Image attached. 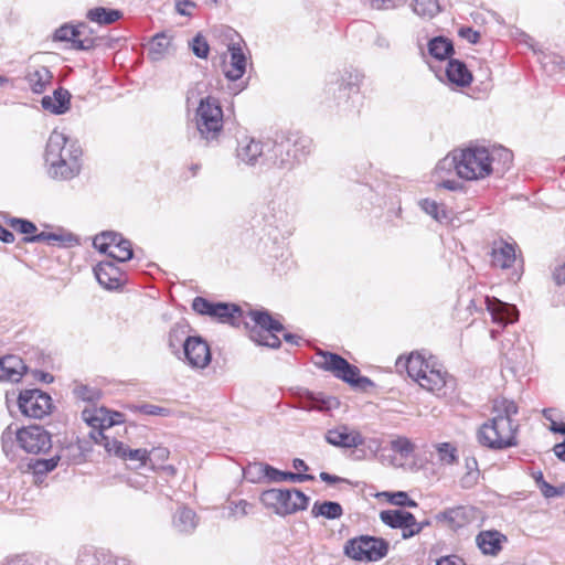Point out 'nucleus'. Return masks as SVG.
<instances>
[{"instance_id": "f257e3e1", "label": "nucleus", "mask_w": 565, "mask_h": 565, "mask_svg": "<svg viewBox=\"0 0 565 565\" xmlns=\"http://www.w3.org/2000/svg\"><path fill=\"white\" fill-rule=\"evenodd\" d=\"M458 177L466 181H479L494 171L502 172L512 162L513 154L507 148L489 149L482 146H469L457 149Z\"/></svg>"}, {"instance_id": "f03ea898", "label": "nucleus", "mask_w": 565, "mask_h": 565, "mask_svg": "<svg viewBox=\"0 0 565 565\" xmlns=\"http://www.w3.org/2000/svg\"><path fill=\"white\" fill-rule=\"evenodd\" d=\"M518 406L513 401L499 397L493 401L492 418L481 425L478 430V440L491 449H505L518 445L516 431L519 425L512 417L518 414Z\"/></svg>"}, {"instance_id": "7ed1b4c3", "label": "nucleus", "mask_w": 565, "mask_h": 565, "mask_svg": "<svg viewBox=\"0 0 565 565\" xmlns=\"http://www.w3.org/2000/svg\"><path fill=\"white\" fill-rule=\"evenodd\" d=\"M396 366L405 367L414 382L437 397H446L455 392L456 380L431 355L425 358L419 352H413L405 361L399 358Z\"/></svg>"}, {"instance_id": "20e7f679", "label": "nucleus", "mask_w": 565, "mask_h": 565, "mask_svg": "<svg viewBox=\"0 0 565 565\" xmlns=\"http://www.w3.org/2000/svg\"><path fill=\"white\" fill-rule=\"evenodd\" d=\"M81 148L68 143L66 135L53 130L46 143L45 161L49 174L58 180H71L81 171Z\"/></svg>"}, {"instance_id": "39448f33", "label": "nucleus", "mask_w": 565, "mask_h": 565, "mask_svg": "<svg viewBox=\"0 0 565 565\" xmlns=\"http://www.w3.org/2000/svg\"><path fill=\"white\" fill-rule=\"evenodd\" d=\"M2 449L7 457L13 454L14 443L28 454H41L52 447L51 435L41 426L32 425L12 430L7 427L1 436Z\"/></svg>"}, {"instance_id": "423d86ee", "label": "nucleus", "mask_w": 565, "mask_h": 565, "mask_svg": "<svg viewBox=\"0 0 565 565\" xmlns=\"http://www.w3.org/2000/svg\"><path fill=\"white\" fill-rule=\"evenodd\" d=\"M390 550V543L371 535H360L350 539L343 546V553L351 559L364 563H375L383 559Z\"/></svg>"}, {"instance_id": "0eeeda50", "label": "nucleus", "mask_w": 565, "mask_h": 565, "mask_svg": "<svg viewBox=\"0 0 565 565\" xmlns=\"http://www.w3.org/2000/svg\"><path fill=\"white\" fill-rule=\"evenodd\" d=\"M195 124L203 139H218L223 129V110L216 98L207 96L201 99L195 113Z\"/></svg>"}, {"instance_id": "6e6552de", "label": "nucleus", "mask_w": 565, "mask_h": 565, "mask_svg": "<svg viewBox=\"0 0 565 565\" xmlns=\"http://www.w3.org/2000/svg\"><path fill=\"white\" fill-rule=\"evenodd\" d=\"M313 363L317 367L330 372L337 379L353 386H362L364 383H370L367 377L360 376V370L356 366L350 364L339 354L318 351L315 355Z\"/></svg>"}, {"instance_id": "1a4fd4ad", "label": "nucleus", "mask_w": 565, "mask_h": 565, "mask_svg": "<svg viewBox=\"0 0 565 565\" xmlns=\"http://www.w3.org/2000/svg\"><path fill=\"white\" fill-rule=\"evenodd\" d=\"M192 309L202 316L217 319L222 323H230L233 327H241L244 320V311L234 303L212 302L203 297H195L192 301Z\"/></svg>"}, {"instance_id": "9d476101", "label": "nucleus", "mask_w": 565, "mask_h": 565, "mask_svg": "<svg viewBox=\"0 0 565 565\" xmlns=\"http://www.w3.org/2000/svg\"><path fill=\"white\" fill-rule=\"evenodd\" d=\"M235 158L238 164L246 167L267 164V141L244 135L237 138Z\"/></svg>"}, {"instance_id": "9b49d317", "label": "nucleus", "mask_w": 565, "mask_h": 565, "mask_svg": "<svg viewBox=\"0 0 565 565\" xmlns=\"http://www.w3.org/2000/svg\"><path fill=\"white\" fill-rule=\"evenodd\" d=\"M226 38L230 39L227 52L230 53V62L223 63V73L230 81H237L243 77L246 72L247 60L242 49L243 40L232 29L226 31Z\"/></svg>"}, {"instance_id": "f8f14e48", "label": "nucleus", "mask_w": 565, "mask_h": 565, "mask_svg": "<svg viewBox=\"0 0 565 565\" xmlns=\"http://www.w3.org/2000/svg\"><path fill=\"white\" fill-rule=\"evenodd\" d=\"M19 408L28 417L42 418L51 412L52 398L40 390H26L20 393Z\"/></svg>"}, {"instance_id": "ddd939ff", "label": "nucleus", "mask_w": 565, "mask_h": 565, "mask_svg": "<svg viewBox=\"0 0 565 565\" xmlns=\"http://www.w3.org/2000/svg\"><path fill=\"white\" fill-rule=\"evenodd\" d=\"M290 138L281 137L280 140L267 141V164H273L279 169H291L296 161H299V154L291 148Z\"/></svg>"}, {"instance_id": "4468645a", "label": "nucleus", "mask_w": 565, "mask_h": 565, "mask_svg": "<svg viewBox=\"0 0 565 565\" xmlns=\"http://www.w3.org/2000/svg\"><path fill=\"white\" fill-rule=\"evenodd\" d=\"M184 361L192 369L203 370L211 362V350L205 340L201 337H192L188 339L185 345L181 350Z\"/></svg>"}, {"instance_id": "2eb2a0df", "label": "nucleus", "mask_w": 565, "mask_h": 565, "mask_svg": "<svg viewBox=\"0 0 565 565\" xmlns=\"http://www.w3.org/2000/svg\"><path fill=\"white\" fill-rule=\"evenodd\" d=\"M86 29V24L62 25L55 31L54 40L72 42V46L76 50H89L96 45V39L84 36Z\"/></svg>"}, {"instance_id": "dca6fc26", "label": "nucleus", "mask_w": 565, "mask_h": 565, "mask_svg": "<svg viewBox=\"0 0 565 565\" xmlns=\"http://www.w3.org/2000/svg\"><path fill=\"white\" fill-rule=\"evenodd\" d=\"M324 438L328 444L340 448H356L364 444L361 433L347 425H340L327 430Z\"/></svg>"}, {"instance_id": "f3484780", "label": "nucleus", "mask_w": 565, "mask_h": 565, "mask_svg": "<svg viewBox=\"0 0 565 565\" xmlns=\"http://www.w3.org/2000/svg\"><path fill=\"white\" fill-rule=\"evenodd\" d=\"M290 489H269L263 491L259 500L267 508L271 509L276 514L285 516L292 514V509L289 505Z\"/></svg>"}, {"instance_id": "a211bd4d", "label": "nucleus", "mask_w": 565, "mask_h": 565, "mask_svg": "<svg viewBox=\"0 0 565 565\" xmlns=\"http://www.w3.org/2000/svg\"><path fill=\"white\" fill-rule=\"evenodd\" d=\"M484 302L494 323L504 327L518 320L519 311L515 306L503 302L494 297H486Z\"/></svg>"}, {"instance_id": "6ab92c4d", "label": "nucleus", "mask_w": 565, "mask_h": 565, "mask_svg": "<svg viewBox=\"0 0 565 565\" xmlns=\"http://www.w3.org/2000/svg\"><path fill=\"white\" fill-rule=\"evenodd\" d=\"M94 274L99 285L106 289H116L121 285L122 273L111 260L99 262L94 268Z\"/></svg>"}, {"instance_id": "aec40b11", "label": "nucleus", "mask_w": 565, "mask_h": 565, "mask_svg": "<svg viewBox=\"0 0 565 565\" xmlns=\"http://www.w3.org/2000/svg\"><path fill=\"white\" fill-rule=\"evenodd\" d=\"M507 541L505 535L497 530L481 531L476 536V544L484 555L495 556L502 550V544Z\"/></svg>"}, {"instance_id": "412c9836", "label": "nucleus", "mask_w": 565, "mask_h": 565, "mask_svg": "<svg viewBox=\"0 0 565 565\" xmlns=\"http://www.w3.org/2000/svg\"><path fill=\"white\" fill-rule=\"evenodd\" d=\"M82 418L93 430L106 433L114 426L110 412L104 407H86L82 412Z\"/></svg>"}, {"instance_id": "4be33fe9", "label": "nucleus", "mask_w": 565, "mask_h": 565, "mask_svg": "<svg viewBox=\"0 0 565 565\" xmlns=\"http://www.w3.org/2000/svg\"><path fill=\"white\" fill-rule=\"evenodd\" d=\"M473 516V511L468 507H455L439 512L436 515L438 522H444L451 529H459L466 525Z\"/></svg>"}, {"instance_id": "5701e85b", "label": "nucleus", "mask_w": 565, "mask_h": 565, "mask_svg": "<svg viewBox=\"0 0 565 565\" xmlns=\"http://www.w3.org/2000/svg\"><path fill=\"white\" fill-rule=\"evenodd\" d=\"M362 77L363 76L359 72H343L340 79H338L337 83L333 84L338 86V99L348 100L352 97H359Z\"/></svg>"}, {"instance_id": "b1692460", "label": "nucleus", "mask_w": 565, "mask_h": 565, "mask_svg": "<svg viewBox=\"0 0 565 565\" xmlns=\"http://www.w3.org/2000/svg\"><path fill=\"white\" fill-rule=\"evenodd\" d=\"M25 369L21 358L7 355L0 359V381L18 382L22 377Z\"/></svg>"}, {"instance_id": "393cba45", "label": "nucleus", "mask_w": 565, "mask_h": 565, "mask_svg": "<svg viewBox=\"0 0 565 565\" xmlns=\"http://www.w3.org/2000/svg\"><path fill=\"white\" fill-rule=\"evenodd\" d=\"M245 473L252 482H259L262 478H266L269 482H282L284 471H280L268 463L255 462L249 465Z\"/></svg>"}, {"instance_id": "a878e982", "label": "nucleus", "mask_w": 565, "mask_h": 565, "mask_svg": "<svg viewBox=\"0 0 565 565\" xmlns=\"http://www.w3.org/2000/svg\"><path fill=\"white\" fill-rule=\"evenodd\" d=\"M71 95L66 89L57 88L53 96H44L41 100L42 107L55 115H61L70 109Z\"/></svg>"}, {"instance_id": "bb28decb", "label": "nucleus", "mask_w": 565, "mask_h": 565, "mask_svg": "<svg viewBox=\"0 0 565 565\" xmlns=\"http://www.w3.org/2000/svg\"><path fill=\"white\" fill-rule=\"evenodd\" d=\"M52 77V73L47 67L39 66L34 70H30L26 73L25 81L28 82L30 89L34 94H42L51 84Z\"/></svg>"}, {"instance_id": "cd10ccee", "label": "nucleus", "mask_w": 565, "mask_h": 565, "mask_svg": "<svg viewBox=\"0 0 565 565\" xmlns=\"http://www.w3.org/2000/svg\"><path fill=\"white\" fill-rule=\"evenodd\" d=\"M248 317L250 321L254 323L253 327L249 326V322L246 321V317L244 316V320H242L246 329L257 328L258 330H276L282 331L284 327L280 322L274 320L271 316L267 311H257L250 310L248 311Z\"/></svg>"}, {"instance_id": "c85d7f7f", "label": "nucleus", "mask_w": 565, "mask_h": 565, "mask_svg": "<svg viewBox=\"0 0 565 565\" xmlns=\"http://www.w3.org/2000/svg\"><path fill=\"white\" fill-rule=\"evenodd\" d=\"M189 333V326L181 321L174 323L168 333V345L173 354L178 358L181 356V349L191 337Z\"/></svg>"}, {"instance_id": "c756f323", "label": "nucleus", "mask_w": 565, "mask_h": 565, "mask_svg": "<svg viewBox=\"0 0 565 565\" xmlns=\"http://www.w3.org/2000/svg\"><path fill=\"white\" fill-rule=\"evenodd\" d=\"M172 524L180 533H192L198 526L196 513L186 507H181L175 511Z\"/></svg>"}, {"instance_id": "7c9ffc66", "label": "nucleus", "mask_w": 565, "mask_h": 565, "mask_svg": "<svg viewBox=\"0 0 565 565\" xmlns=\"http://www.w3.org/2000/svg\"><path fill=\"white\" fill-rule=\"evenodd\" d=\"M446 75L449 82L461 87L468 86L472 81V75L465 63L458 60H450L448 62Z\"/></svg>"}, {"instance_id": "2f4dec72", "label": "nucleus", "mask_w": 565, "mask_h": 565, "mask_svg": "<svg viewBox=\"0 0 565 565\" xmlns=\"http://www.w3.org/2000/svg\"><path fill=\"white\" fill-rule=\"evenodd\" d=\"M491 256L493 266L510 268L515 262V248L511 244L501 242L493 247Z\"/></svg>"}, {"instance_id": "473e14b6", "label": "nucleus", "mask_w": 565, "mask_h": 565, "mask_svg": "<svg viewBox=\"0 0 565 565\" xmlns=\"http://www.w3.org/2000/svg\"><path fill=\"white\" fill-rule=\"evenodd\" d=\"M338 404L337 399L333 397H323L319 395H313L308 393L305 396H301L299 399V408L303 411H319L324 412L329 411Z\"/></svg>"}, {"instance_id": "72a5a7b5", "label": "nucleus", "mask_w": 565, "mask_h": 565, "mask_svg": "<svg viewBox=\"0 0 565 565\" xmlns=\"http://www.w3.org/2000/svg\"><path fill=\"white\" fill-rule=\"evenodd\" d=\"M89 436L95 444L103 446L108 454H114L117 457L125 455V445L108 434L102 430H92Z\"/></svg>"}, {"instance_id": "f704fd0d", "label": "nucleus", "mask_w": 565, "mask_h": 565, "mask_svg": "<svg viewBox=\"0 0 565 565\" xmlns=\"http://www.w3.org/2000/svg\"><path fill=\"white\" fill-rule=\"evenodd\" d=\"M380 520L392 529H401L413 522L414 515L404 510H385L380 513Z\"/></svg>"}, {"instance_id": "c9c22d12", "label": "nucleus", "mask_w": 565, "mask_h": 565, "mask_svg": "<svg viewBox=\"0 0 565 565\" xmlns=\"http://www.w3.org/2000/svg\"><path fill=\"white\" fill-rule=\"evenodd\" d=\"M87 19L98 24L108 25L118 21L122 13L116 9H107L104 7H97L88 10L86 14Z\"/></svg>"}, {"instance_id": "e433bc0d", "label": "nucleus", "mask_w": 565, "mask_h": 565, "mask_svg": "<svg viewBox=\"0 0 565 565\" xmlns=\"http://www.w3.org/2000/svg\"><path fill=\"white\" fill-rule=\"evenodd\" d=\"M420 209L431 216L438 223H447L450 220V212L444 204L430 199H423L419 201Z\"/></svg>"}, {"instance_id": "4c0bfd02", "label": "nucleus", "mask_w": 565, "mask_h": 565, "mask_svg": "<svg viewBox=\"0 0 565 565\" xmlns=\"http://www.w3.org/2000/svg\"><path fill=\"white\" fill-rule=\"evenodd\" d=\"M311 514L315 518L323 516L328 520L340 519L343 514V509L340 503L333 501H324L322 503L315 502Z\"/></svg>"}, {"instance_id": "58836bf2", "label": "nucleus", "mask_w": 565, "mask_h": 565, "mask_svg": "<svg viewBox=\"0 0 565 565\" xmlns=\"http://www.w3.org/2000/svg\"><path fill=\"white\" fill-rule=\"evenodd\" d=\"M126 238H124L120 234L115 232H103L95 236L93 241L94 247L104 254H109L111 249L115 248V246L119 242H124Z\"/></svg>"}, {"instance_id": "ea45409f", "label": "nucleus", "mask_w": 565, "mask_h": 565, "mask_svg": "<svg viewBox=\"0 0 565 565\" xmlns=\"http://www.w3.org/2000/svg\"><path fill=\"white\" fill-rule=\"evenodd\" d=\"M429 54L437 60H446L454 53L452 43L443 36L434 38L428 43Z\"/></svg>"}, {"instance_id": "a19ab883", "label": "nucleus", "mask_w": 565, "mask_h": 565, "mask_svg": "<svg viewBox=\"0 0 565 565\" xmlns=\"http://www.w3.org/2000/svg\"><path fill=\"white\" fill-rule=\"evenodd\" d=\"M170 39L164 34H157L152 38L148 46V56L152 61H160L168 53Z\"/></svg>"}, {"instance_id": "79ce46f5", "label": "nucleus", "mask_w": 565, "mask_h": 565, "mask_svg": "<svg viewBox=\"0 0 565 565\" xmlns=\"http://www.w3.org/2000/svg\"><path fill=\"white\" fill-rule=\"evenodd\" d=\"M437 460L443 466H451L458 461V450L451 443H438L434 445Z\"/></svg>"}, {"instance_id": "37998d69", "label": "nucleus", "mask_w": 565, "mask_h": 565, "mask_svg": "<svg viewBox=\"0 0 565 565\" xmlns=\"http://www.w3.org/2000/svg\"><path fill=\"white\" fill-rule=\"evenodd\" d=\"M276 330H258L257 328H250L249 337L250 339L260 345H266L268 348H279L280 339L275 334Z\"/></svg>"}, {"instance_id": "c03bdc74", "label": "nucleus", "mask_w": 565, "mask_h": 565, "mask_svg": "<svg viewBox=\"0 0 565 565\" xmlns=\"http://www.w3.org/2000/svg\"><path fill=\"white\" fill-rule=\"evenodd\" d=\"M73 237L71 235H61L55 233L41 232L39 234H34L32 236H26L24 242L26 243H42L45 242L50 245H55L56 243H68L72 242Z\"/></svg>"}, {"instance_id": "a18cd8bd", "label": "nucleus", "mask_w": 565, "mask_h": 565, "mask_svg": "<svg viewBox=\"0 0 565 565\" xmlns=\"http://www.w3.org/2000/svg\"><path fill=\"white\" fill-rule=\"evenodd\" d=\"M458 162L457 149H455L445 158L438 161L435 168V174L438 179H443L444 173H449L454 169L458 175Z\"/></svg>"}, {"instance_id": "49530a36", "label": "nucleus", "mask_w": 565, "mask_h": 565, "mask_svg": "<svg viewBox=\"0 0 565 565\" xmlns=\"http://www.w3.org/2000/svg\"><path fill=\"white\" fill-rule=\"evenodd\" d=\"M413 10L417 15L431 19L439 12L437 0H413Z\"/></svg>"}, {"instance_id": "de8ad7c7", "label": "nucleus", "mask_w": 565, "mask_h": 565, "mask_svg": "<svg viewBox=\"0 0 565 565\" xmlns=\"http://www.w3.org/2000/svg\"><path fill=\"white\" fill-rule=\"evenodd\" d=\"M134 252L131 243L126 239L124 242H119L114 249L108 254L109 257H111L115 260L118 262H127L132 258Z\"/></svg>"}, {"instance_id": "09e8293b", "label": "nucleus", "mask_w": 565, "mask_h": 565, "mask_svg": "<svg viewBox=\"0 0 565 565\" xmlns=\"http://www.w3.org/2000/svg\"><path fill=\"white\" fill-rule=\"evenodd\" d=\"M58 460V456H54L50 459H36L30 463V468L35 475H45L56 468Z\"/></svg>"}, {"instance_id": "8fccbe9b", "label": "nucleus", "mask_w": 565, "mask_h": 565, "mask_svg": "<svg viewBox=\"0 0 565 565\" xmlns=\"http://www.w3.org/2000/svg\"><path fill=\"white\" fill-rule=\"evenodd\" d=\"M148 457L149 455L147 449H129L127 446H125V455L120 456L119 458L135 462L137 468L145 466L148 461Z\"/></svg>"}, {"instance_id": "3c124183", "label": "nucleus", "mask_w": 565, "mask_h": 565, "mask_svg": "<svg viewBox=\"0 0 565 565\" xmlns=\"http://www.w3.org/2000/svg\"><path fill=\"white\" fill-rule=\"evenodd\" d=\"M380 495L386 497L388 502L398 507H417V503L409 499L408 494L404 491L397 492H382Z\"/></svg>"}, {"instance_id": "603ef678", "label": "nucleus", "mask_w": 565, "mask_h": 565, "mask_svg": "<svg viewBox=\"0 0 565 565\" xmlns=\"http://www.w3.org/2000/svg\"><path fill=\"white\" fill-rule=\"evenodd\" d=\"M289 505L292 509V514L306 510L309 504V497L298 489H290Z\"/></svg>"}, {"instance_id": "864d4df0", "label": "nucleus", "mask_w": 565, "mask_h": 565, "mask_svg": "<svg viewBox=\"0 0 565 565\" xmlns=\"http://www.w3.org/2000/svg\"><path fill=\"white\" fill-rule=\"evenodd\" d=\"M391 448L403 457H408L414 450V444L407 437H397L391 441Z\"/></svg>"}, {"instance_id": "5fc2aeb1", "label": "nucleus", "mask_w": 565, "mask_h": 565, "mask_svg": "<svg viewBox=\"0 0 565 565\" xmlns=\"http://www.w3.org/2000/svg\"><path fill=\"white\" fill-rule=\"evenodd\" d=\"M193 54L200 58H206L210 52L207 41L201 35L196 34L190 43Z\"/></svg>"}, {"instance_id": "6e6d98bb", "label": "nucleus", "mask_w": 565, "mask_h": 565, "mask_svg": "<svg viewBox=\"0 0 565 565\" xmlns=\"http://www.w3.org/2000/svg\"><path fill=\"white\" fill-rule=\"evenodd\" d=\"M10 226L22 234H33L36 232V226L31 221L24 218L13 217L9 221Z\"/></svg>"}, {"instance_id": "4d7b16f0", "label": "nucleus", "mask_w": 565, "mask_h": 565, "mask_svg": "<svg viewBox=\"0 0 565 565\" xmlns=\"http://www.w3.org/2000/svg\"><path fill=\"white\" fill-rule=\"evenodd\" d=\"M426 524L427 523L417 522L416 518L414 516L413 522H408L407 525H405L404 527H401L402 537L404 540H407V539L415 536L416 534H418L423 531V529Z\"/></svg>"}, {"instance_id": "13d9d810", "label": "nucleus", "mask_w": 565, "mask_h": 565, "mask_svg": "<svg viewBox=\"0 0 565 565\" xmlns=\"http://www.w3.org/2000/svg\"><path fill=\"white\" fill-rule=\"evenodd\" d=\"M292 150H296L299 154V160L306 157L310 152L311 140L305 137L297 138L295 140L291 139Z\"/></svg>"}, {"instance_id": "bf43d9fd", "label": "nucleus", "mask_w": 565, "mask_h": 565, "mask_svg": "<svg viewBox=\"0 0 565 565\" xmlns=\"http://www.w3.org/2000/svg\"><path fill=\"white\" fill-rule=\"evenodd\" d=\"M74 394L78 397V398H82L83 401H88V402H93L95 401L96 398H98L99 396V393L98 391L94 390V388H90L88 386H85V385H78L74 388Z\"/></svg>"}, {"instance_id": "052dcab7", "label": "nucleus", "mask_w": 565, "mask_h": 565, "mask_svg": "<svg viewBox=\"0 0 565 565\" xmlns=\"http://www.w3.org/2000/svg\"><path fill=\"white\" fill-rule=\"evenodd\" d=\"M253 510V504L247 502L246 500H239L237 502H233L231 504V513L233 515L245 516L249 514Z\"/></svg>"}, {"instance_id": "680f3d73", "label": "nucleus", "mask_w": 565, "mask_h": 565, "mask_svg": "<svg viewBox=\"0 0 565 565\" xmlns=\"http://www.w3.org/2000/svg\"><path fill=\"white\" fill-rule=\"evenodd\" d=\"M539 489L546 499L561 497L564 493L563 488L554 487L546 481H542V486Z\"/></svg>"}, {"instance_id": "e2e57ef3", "label": "nucleus", "mask_w": 565, "mask_h": 565, "mask_svg": "<svg viewBox=\"0 0 565 565\" xmlns=\"http://www.w3.org/2000/svg\"><path fill=\"white\" fill-rule=\"evenodd\" d=\"M169 450L164 447L152 448L148 451V461L154 463L156 461H166L169 458Z\"/></svg>"}, {"instance_id": "0e129e2a", "label": "nucleus", "mask_w": 565, "mask_h": 565, "mask_svg": "<svg viewBox=\"0 0 565 565\" xmlns=\"http://www.w3.org/2000/svg\"><path fill=\"white\" fill-rule=\"evenodd\" d=\"M479 477H480V471H472V472L466 471V473L460 479V484L465 489H470L477 484Z\"/></svg>"}, {"instance_id": "69168bd1", "label": "nucleus", "mask_w": 565, "mask_h": 565, "mask_svg": "<svg viewBox=\"0 0 565 565\" xmlns=\"http://www.w3.org/2000/svg\"><path fill=\"white\" fill-rule=\"evenodd\" d=\"M315 477L306 473H296V472H285L282 476V481H291V482H305L309 480H313Z\"/></svg>"}, {"instance_id": "338daca9", "label": "nucleus", "mask_w": 565, "mask_h": 565, "mask_svg": "<svg viewBox=\"0 0 565 565\" xmlns=\"http://www.w3.org/2000/svg\"><path fill=\"white\" fill-rule=\"evenodd\" d=\"M175 8L181 15H190L195 3L192 0H177Z\"/></svg>"}, {"instance_id": "774afa93", "label": "nucleus", "mask_w": 565, "mask_h": 565, "mask_svg": "<svg viewBox=\"0 0 565 565\" xmlns=\"http://www.w3.org/2000/svg\"><path fill=\"white\" fill-rule=\"evenodd\" d=\"M459 35L472 44L477 43L480 39V33L471 28H461Z\"/></svg>"}]
</instances>
